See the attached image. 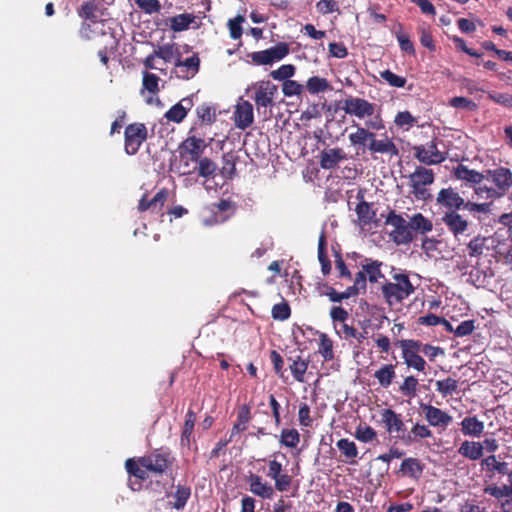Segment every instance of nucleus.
I'll return each instance as SVG.
<instances>
[{"label":"nucleus","mask_w":512,"mask_h":512,"mask_svg":"<svg viewBox=\"0 0 512 512\" xmlns=\"http://www.w3.org/2000/svg\"><path fill=\"white\" fill-rule=\"evenodd\" d=\"M392 278L395 282H387L381 288L383 297L390 306L401 303L415 291L407 274L396 273Z\"/></svg>","instance_id":"f257e3e1"},{"label":"nucleus","mask_w":512,"mask_h":512,"mask_svg":"<svg viewBox=\"0 0 512 512\" xmlns=\"http://www.w3.org/2000/svg\"><path fill=\"white\" fill-rule=\"evenodd\" d=\"M253 89L254 95L252 98L257 111L267 120L271 116V112L268 109L274 106V97L278 90L277 86L270 81H261L256 83Z\"/></svg>","instance_id":"f03ea898"},{"label":"nucleus","mask_w":512,"mask_h":512,"mask_svg":"<svg viewBox=\"0 0 512 512\" xmlns=\"http://www.w3.org/2000/svg\"><path fill=\"white\" fill-rule=\"evenodd\" d=\"M386 224L392 227L389 236L395 244L406 245L412 242L413 234L410 231L409 221L401 215L391 211L386 218Z\"/></svg>","instance_id":"7ed1b4c3"},{"label":"nucleus","mask_w":512,"mask_h":512,"mask_svg":"<svg viewBox=\"0 0 512 512\" xmlns=\"http://www.w3.org/2000/svg\"><path fill=\"white\" fill-rule=\"evenodd\" d=\"M412 193L417 199H426V186L434 182V173L431 169L418 166L415 171L409 175Z\"/></svg>","instance_id":"20e7f679"},{"label":"nucleus","mask_w":512,"mask_h":512,"mask_svg":"<svg viewBox=\"0 0 512 512\" xmlns=\"http://www.w3.org/2000/svg\"><path fill=\"white\" fill-rule=\"evenodd\" d=\"M289 53V46L285 42H279L266 50L256 51L249 54L252 62L256 65H271L282 60Z\"/></svg>","instance_id":"39448f33"},{"label":"nucleus","mask_w":512,"mask_h":512,"mask_svg":"<svg viewBox=\"0 0 512 512\" xmlns=\"http://www.w3.org/2000/svg\"><path fill=\"white\" fill-rule=\"evenodd\" d=\"M125 152L134 155L147 139V129L143 123H132L125 128Z\"/></svg>","instance_id":"423d86ee"},{"label":"nucleus","mask_w":512,"mask_h":512,"mask_svg":"<svg viewBox=\"0 0 512 512\" xmlns=\"http://www.w3.org/2000/svg\"><path fill=\"white\" fill-rule=\"evenodd\" d=\"M415 158L425 165H435L446 160V153L439 151L435 141L413 148Z\"/></svg>","instance_id":"0eeeda50"},{"label":"nucleus","mask_w":512,"mask_h":512,"mask_svg":"<svg viewBox=\"0 0 512 512\" xmlns=\"http://www.w3.org/2000/svg\"><path fill=\"white\" fill-rule=\"evenodd\" d=\"M486 179L494 184V190L499 198L504 196L512 186V172L505 167H498L486 171Z\"/></svg>","instance_id":"6e6552de"},{"label":"nucleus","mask_w":512,"mask_h":512,"mask_svg":"<svg viewBox=\"0 0 512 512\" xmlns=\"http://www.w3.org/2000/svg\"><path fill=\"white\" fill-rule=\"evenodd\" d=\"M420 409L424 414L425 420L432 427L441 428L445 430L453 418L445 411L426 403H420Z\"/></svg>","instance_id":"1a4fd4ad"},{"label":"nucleus","mask_w":512,"mask_h":512,"mask_svg":"<svg viewBox=\"0 0 512 512\" xmlns=\"http://www.w3.org/2000/svg\"><path fill=\"white\" fill-rule=\"evenodd\" d=\"M342 109L346 114L356 116L359 119L371 117L374 114V105L369 101L358 97L345 99Z\"/></svg>","instance_id":"9d476101"},{"label":"nucleus","mask_w":512,"mask_h":512,"mask_svg":"<svg viewBox=\"0 0 512 512\" xmlns=\"http://www.w3.org/2000/svg\"><path fill=\"white\" fill-rule=\"evenodd\" d=\"M442 221L447 229L460 241L462 236L468 235L470 225L468 221L456 211L446 212Z\"/></svg>","instance_id":"9b49d317"},{"label":"nucleus","mask_w":512,"mask_h":512,"mask_svg":"<svg viewBox=\"0 0 512 512\" xmlns=\"http://www.w3.org/2000/svg\"><path fill=\"white\" fill-rule=\"evenodd\" d=\"M200 60L197 55H193L182 61L177 57L175 61V74L178 78L188 80L194 77L199 71Z\"/></svg>","instance_id":"f8f14e48"},{"label":"nucleus","mask_w":512,"mask_h":512,"mask_svg":"<svg viewBox=\"0 0 512 512\" xmlns=\"http://www.w3.org/2000/svg\"><path fill=\"white\" fill-rule=\"evenodd\" d=\"M433 432L428 425L415 423L409 432L397 435L396 437L405 445H411L422 439L431 438Z\"/></svg>","instance_id":"ddd939ff"},{"label":"nucleus","mask_w":512,"mask_h":512,"mask_svg":"<svg viewBox=\"0 0 512 512\" xmlns=\"http://www.w3.org/2000/svg\"><path fill=\"white\" fill-rule=\"evenodd\" d=\"M254 120L253 106L249 101L238 102L234 111L235 125L239 129L248 128Z\"/></svg>","instance_id":"4468645a"},{"label":"nucleus","mask_w":512,"mask_h":512,"mask_svg":"<svg viewBox=\"0 0 512 512\" xmlns=\"http://www.w3.org/2000/svg\"><path fill=\"white\" fill-rule=\"evenodd\" d=\"M140 463L148 471L160 474L168 467V454L155 451L141 458Z\"/></svg>","instance_id":"2eb2a0df"},{"label":"nucleus","mask_w":512,"mask_h":512,"mask_svg":"<svg viewBox=\"0 0 512 512\" xmlns=\"http://www.w3.org/2000/svg\"><path fill=\"white\" fill-rule=\"evenodd\" d=\"M381 420L389 433H397V435L406 433L404 422L402 421L400 415H398L394 410H383L381 414Z\"/></svg>","instance_id":"dca6fc26"},{"label":"nucleus","mask_w":512,"mask_h":512,"mask_svg":"<svg viewBox=\"0 0 512 512\" xmlns=\"http://www.w3.org/2000/svg\"><path fill=\"white\" fill-rule=\"evenodd\" d=\"M437 202L442 206L456 210L460 209L461 207L464 208L466 203L464 199L459 195V193L452 188L441 189L437 196Z\"/></svg>","instance_id":"f3484780"},{"label":"nucleus","mask_w":512,"mask_h":512,"mask_svg":"<svg viewBox=\"0 0 512 512\" xmlns=\"http://www.w3.org/2000/svg\"><path fill=\"white\" fill-rule=\"evenodd\" d=\"M232 208L233 203L230 200L223 199L219 203L213 204L211 209L213 215L203 220L204 225L211 226L225 222L230 215H223V213L232 210Z\"/></svg>","instance_id":"a211bd4d"},{"label":"nucleus","mask_w":512,"mask_h":512,"mask_svg":"<svg viewBox=\"0 0 512 512\" xmlns=\"http://www.w3.org/2000/svg\"><path fill=\"white\" fill-rule=\"evenodd\" d=\"M346 159V154L341 148L325 149L320 153V165L325 170L333 169L337 164Z\"/></svg>","instance_id":"6ab92c4d"},{"label":"nucleus","mask_w":512,"mask_h":512,"mask_svg":"<svg viewBox=\"0 0 512 512\" xmlns=\"http://www.w3.org/2000/svg\"><path fill=\"white\" fill-rule=\"evenodd\" d=\"M250 491L263 499H271L274 495V488L262 481V478L256 474H250L248 477Z\"/></svg>","instance_id":"aec40b11"},{"label":"nucleus","mask_w":512,"mask_h":512,"mask_svg":"<svg viewBox=\"0 0 512 512\" xmlns=\"http://www.w3.org/2000/svg\"><path fill=\"white\" fill-rule=\"evenodd\" d=\"M461 431L465 436L479 438L484 431V423L476 416H467L461 423Z\"/></svg>","instance_id":"412c9836"},{"label":"nucleus","mask_w":512,"mask_h":512,"mask_svg":"<svg viewBox=\"0 0 512 512\" xmlns=\"http://www.w3.org/2000/svg\"><path fill=\"white\" fill-rule=\"evenodd\" d=\"M481 467L487 472H497L501 475H507L508 481L510 480V474H512V471L509 469V464L507 462H499L495 455H490L482 459Z\"/></svg>","instance_id":"4be33fe9"},{"label":"nucleus","mask_w":512,"mask_h":512,"mask_svg":"<svg viewBox=\"0 0 512 512\" xmlns=\"http://www.w3.org/2000/svg\"><path fill=\"white\" fill-rule=\"evenodd\" d=\"M368 149L373 153L398 155V148L388 137L378 140L374 136L369 143Z\"/></svg>","instance_id":"5701e85b"},{"label":"nucleus","mask_w":512,"mask_h":512,"mask_svg":"<svg viewBox=\"0 0 512 512\" xmlns=\"http://www.w3.org/2000/svg\"><path fill=\"white\" fill-rule=\"evenodd\" d=\"M458 453L469 460L476 461L483 456V445L481 442L466 440L460 445Z\"/></svg>","instance_id":"b1692460"},{"label":"nucleus","mask_w":512,"mask_h":512,"mask_svg":"<svg viewBox=\"0 0 512 512\" xmlns=\"http://www.w3.org/2000/svg\"><path fill=\"white\" fill-rule=\"evenodd\" d=\"M454 175L457 179L469 182L471 184H480L484 179H486L485 174L471 170L464 165H458L454 169Z\"/></svg>","instance_id":"393cba45"},{"label":"nucleus","mask_w":512,"mask_h":512,"mask_svg":"<svg viewBox=\"0 0 512 512\" xmlns=\"http://www.w3.org/2000/svg\"><path fill=\"white\" fill-rule=\"evenodd\" d=\"M382 262L366 258L362 263V270L365 272L366 278L371 283H377L380 279L384 278L381 272Z\"/></svg>","instance_id":"a878e982"},{"label":"nucleus","mask_w":512,"mask_h":512,"mask_svg":"<svg viewBox=\"0 0 512 512\" xmlns=\"http://www.w3.org/2000/svg\"><path fill=\"white\" fill-rule=\"evenodd\" d=\"M409 227L411 232L415 231L420 234H426L432 231L433 224L431 220L424 217L421 213H416L410 217Z\"/></svg>","instance_id":"bb28decb"},{"label":"nucleus","mask_w":512,"mask_h":512,"mask_svg":"<svg viewBox=\"0 0 512 512\" xmlns=\"http://www.w3.org/2000/svg\"><path fill=\"white\" fill-rule=\"evenodd\" d=\"M195 21L196 17L193 14H179L170 19V28L174 32H181L187 30Z\"/></svg>","instance_id":"cd10ccee"},{"label":"nucleus","mask_w":512,"mask_h":512,"mask_svg":"<svg viewBox=\"0 0 512 512\" xmlns=\"http://www.w3.org/2000/svg\"><path fill=\"white\" fill-rule=\"evenodd\" d=\"M250 419H251L250 409L248 406L243 405L242 407H240V409L238 411L237 421L233 425V428L231 430L230 440L232 439V437L234 435L239 434L247 429Z\"/></svg>","instance_id":"c85d7f7f"},{"label":"nucleus","mask_w":512,"mask_h":512,"mask_svg":"<svg viewBox=\"0 0 512 512\" xmlns=\"http://www.w3.org/2000/svg\"><path fill=\"white\" fill-rule=\"evenodd\" d=\"M203 140L195 137L188 138L185 141V153L190 161L197 162L200 159L202 153Z\"/></svg>","instance_id":"c756f323"},{"label":"nucleus","mask_w":512,"mask_h":512,"mask_svg":"<svg viewBox=\"0 0 512 512\" xmlns=\"http://www.w3.org/2000/svg\"><path fill=\"white\" fill-rule=\"evenodd\" d=\"M395 368L392 364L383 365L379 370L374 373V377L378 380L379 384L387 388L391 385L395 378Z\"/></svg>","instance_id":"7c9ffc66"},{"label":"nucleus","mask_w":512,"mask_h":512,"mask_svg":"<svg viewBox=\"0 0 512 512\" xmlns=\"http://www.w3.org/2000/svg\"><path fill=\"white\" fill-rule=\"evenodd\" d=\"M355 211L358 216V220L362 225L370 224L376 215L371 204L363 200L356 206Z\"/></svg>","instance_id":"2f4dec72"},{"label":"nucleus","mask_w":512,"mask_h":512,"mask_svg":"<svg viewBox=\"0 0 512 512\" xmlns=\"http://www.w3.org/2000/svg\"><path fill=\"white\" fill-rule=\"evenodd\" d=\"M402 357L408 368H413L419 372L425 371L426 361L419 354L406 350L402 351Z\"/></svg>","instance_id":"473e14b6"},{"label":"nucleus","mask_w":512,"mask_h":512,"mask_svg":"<svg viewBox=\"0 0 512 512\" xmlns=\"http://www.w3.org/2000/svg\"><path fill=\"white\" fill-rule=\"evenodd\" d=\"M400 471L409 477L418 478L422 474L423 468L418 459L407 458L402 462Z\"/></svg>","instance_id":"72a5a7b5"},{"label":"nucleus","mask_w":512,"mask_h":512,"mask_svg":"<svg viewBox=\"0 0 512 512\" xmlns=\"http://www.w3.org/2000/svg\"><path fill=\"white\" fill-rule=\"evenodd\" d=\"M489 238L477 236L470 240L467 245V253L470 257H479L488 249L487 242Z\"/></svg>","instance_id":"f704fd0d"},{"label":"nucleus","mask_w":512,"mask_h":512,"mask_svg":"<svg viewBox=\"0 0 512 512\" xmlns=\"http://www.w3.org/2000/svg\"><path fill=\"white\" fill-rule=\"evenodd\" d=\"M191 495V489L188 486L177 485L176 490L173 493V498L175 502L172 504V507L176 510H181L185 507L188 499Z\"/></svg>","instance_id":"c9c22d12"},{"label":"nucleus","mask_w":512,"mask_h":512,"mask_svg":"<svg viewBox=\"0 0 512 512\" xmlns=\"http://www.w3.org/2000/svg\"><path fill=\"white\" fill-rule=\"evenodd\" d=\"M374 137V133L366 129L365 127L357 126V130L349 135V141L351 145H365L367 141L371 142Z\"/></svg>","instance_id":"e433bc0d"},{"label":"nucleus","mask_w":512,"mask_h":512,"mask_svg":"<svg viewBox=\"0 0 512 512\" xmlns=\"http://www.w3.org/2000/svg\"><path fill=\"white\" fill-rule=\"evenodd\" d=\"M197 117L206 124H212L216 120V108L211 104H202L196 108Z\"/></svg>","instance_id":"4c0bfd02"},{"label":"nucleus","mask_w":512,"mask_h":512,"mask_svg":"<svg viewBox=\"0 0 512 512\" xmlns=\"http://www.w3.org/2000/svg\"><path fill=\"white\" fill-rule=\"evenodd\" d=\"M294 379L298 382H304V375L308 368V361L298 356L289 366Z\"/></svg>","instance_id":"58836bf2"},{"label":"nucleus","mask_w":512,"mask_h":512,"mask_svg":"<svg viewBox=\"0 0 512 512\" xmlns=\"http://www.w3.org/2000/svg\"><path fill=\"white\" fill-rule=\"evenodd\" d=\"M306 88L311 94H318L329 90L330 85L325 78L313 76L307 80Z\"/></svg>","instance_id":"ea45409f"},{"label":"nucleus","mask_w":512,"mask_h":512,"mask_svg":"<svg viewBox=\"0 0 512 512\" xmlns=\"http://www.w3.org/2000/svg\"><path fill=\"white\" fill-rule=\"evenodd\" d=\"M154 53L157 58L162 59L164 62L176 61L177 57H179V53L173 44L158 46Z\"/></svg>","instance_id":"a19ab883"},{"label":"nucleus","mask_w":512,"mask_h":512,"mask_svg":"<svg viewBox=\"0 0 512 512\" xmlns=\"http://www.w3.org/2000/svg\"><path fill=\"white\" fill-rule=\"evenodd\" d=\"M196 163L194 169H197L199 176L204 178L211 177L217 169V165L207 157L200 158Z\"/></svg>","instance_id":"79ce46f5"},{"label":"nucleus","mask_w":512,"mask_h":512,"mask_svg":"<svg viewBox=\"0 0 512 512\" xmlns=\"http://www.w3.org/2000/svg\"><path fill=\"white\" fill-rule=\"evenodd\" d=\"M196 420V415L193 411L189 410L186 414V420L184 423L182 435H181V444L189 446L190 437L192 435L194 429V423Z\"/></svg>","instance_id":"37998d69"},{"label":"nucleus","mask_w":512,"mask_h":512,"mask_svg":"<svg viewBox=\"0 0 512 512\" xmlns=\"http://www.w3.org/2000/svg\"><path fill=\"white\" fill-rule=\"evenodd\" d=\"M457 388L458 382L453 378H446L436 382V389L443 397L454 394Z\"/></svg>","instance_id":"c03bdc74"},{"label":"nucleus","mask_w":512,"mask_h":512,"mask_svg":"<svg viewBox=\"0 0 512 512\" xmlns=\"http://www.w3.org/2000/svg\"><path fill=\"white\" fill-rule=\"evenodd\" d=\"M300 441V435L296 429H283L280 435V443L288 448H295Z\"/></svg>","instance_id":"a18cd8bd"},{"label":"nucleus","mask_w":512,"mask_h":512,"mask_svg":"<svg viewBox=\"0 0 512 512\" xmlns=\"http://www.w3.org/2000/svg\"><path fill=\"white\" fill-rule=\"evenodd\" d=\"M484 493L488 494L497 499H501L507 497L508 499H512V484L499 486H488L484 489Z\"/></svg>","instance_id":"49530a36"},{"label":"nucleus","mask_w":512,"mask_h":512,"mask_svg":"<svg viewBox=\"0 0 512 512\" xmlns=\"http://www.w3.org/2000/svg\"><path fill=\"white\" fill-rule=\"evenodd\" d=\"M338 334L346 340L354 338L359 343H362L363 340L366 339L367 332H358L355 328L349 326L346 323H343L338 330Z\"/></svg>","instance_id":"de8ad7c7"},{"label":"nucleus","mask_w":512,"mask_h":512,"mask_svg":"<svg viewBox=\"0 0 512 512\" xmlns=\"http://www.w3.org/2000/svg\"><path fill=\"white\" fill-rule=\"evenodd\" d=\"M127 472L139 480H145L147 478V469L142 466L139 462L137 463L133 459H128L125 463Z\"/></svg>","instance_id":"09e8293b"},{"label":"nucleus","mask_w":512,"mask_h":512,"mask_svg":"<svg viewBox=\"0 0 512 512\" xmlns=\"http://www.w3.org/2000/svg\"><path fill=\"white\" fill-rule=\"evenodd\" d=\"M245 18L242 15H237L235 18L229 19L227 26L229 29L230 37L234 40L240 39L242 36V23Z\"/></svg>","instance_id":"8fccbe9b"},{"label":"nucleus","mask_w":512,"mask_h":512,"mask_svg":"<svg viewBox=\"0 0 512 512\" xmlns=\"http://www.w3.org/2000/svg\"><path fill=\"white\" fill-rule=\"evenodd\" d=\"M380 76L385 80L391 87L402 88L405 86L407 80L405 77L396 75L390 70H384L380 72Z\"/></svg>","instance_id":"3c124183"},{"label":"nucleus","mask_w":512,"mask_h":512,"mask_svg":"<svg viewBox=\"0 0 512 512\" xmlns=\"http://www.w3.org/2000/svg\"><path fill=\"white\" fill-rule=\"evenodd\" d=\"M294 73H295V67L291 64H285V65L280 66L278 69L273 70L270 73V76L274 80L286 81V80H290L289 78L292 77L294 75Z\"/></svg>","instance_id":"603ef678"},{"label":"nucleus","mask_w":512,"mask_h":512,"mask_svg":"<svg viewBox=\"0 0 512 512\" xmlns=\"http://www.w3.org/2000/svg\"><path fill=\"white\" fill-rule=\"evenodd\" d=\"M417 386L418 380L414 376H407L399 389L403 395L415 397L417 394Z\"/></svg>","instance_id":"864d4df0"},{"label":"nucleus","mask_w":512,"mask_h":512,"mask_svg":"<svg viewBox=\"0 0 512 512\" xmlns=\"http://www.w3.org/2000/svg\"><path fill=\"white\" fill-rule=\"evenodd\" d=\"M337 447L347 458H355L358 455L355 443L348 439H340L337 442Z\"/></svg>","instance_id":"5fc2aeb1"},{"label":"nucleus","mask_w":512,"mask_h":512,"mask_svg":"<svg viewBox=\"0 0 512 512\" xmlns=\"http://www.w3.org/2000/svg\"><path fill=\"white\" fill-rule=\"evenodd\" d=\"M318 351L324 357L325 360H331L334 356L332 341L327 337L326 334H321L320 336Z\"/></svg>","instance_id":"6e6d98bb"},{"label":"nucleus","mask_w":512,"mask_h":512,"mask_svg":"<svg viewBox=\"0 0 512 512\" xmlns=\"http://www.w3.org/2000/svg\"><path fill=\"white\" fill-rule=\"evenodd\" d=\"M402 26L399 25V31H396V38L398 40L400 49L408 54H414L415 49L412 41L410 40L409 36L405 33L401 32Z\"/></svg>","instance_id":"4d7b16f0"},{"label":"nucleus","mask_w":512,"mask_h":512,"mask_svg":"<svg viewBox=\"0 0 512 512\" xmlns=\"http://www.w3.org/2000/svg\"><path fill=\"white\" fill-rule=\"evenodd\" d=\"M96 10H97V5L95 4V2L87 1L81 5L78 13H79V16L84 19L96 21V19H97Z\"/></svg>","instance_id":"13d9d810"},{"label":"nucleus","mask_w":512,"mask_h":512,"mask_svg":"<svg viewBox=\"0 0 512 512\" xmlns=\"http://www.w3.org/2000/svg\"><path fill=\"white\" fill-rule=\"evenodd\" d=\"M304 87L294 80H286L282 85V92L286 97L298 96L302 93Z\"/></svg>","instance_id":"bf43d9fd"},{"label":"nucleus","mask_w":512,"mask_h":512,"mask_svg":"<svg viewBox=\"0 0 512 512\" xmlns=\"http://www.w3.org/2000/svg\"><path fill=\"white\" fill-rule=\"evenodd\" d=\"M467 282L473 284L476 287H482L487 282V274L478 268H473L468 273Z\"/></svg>","instance_id":"052dcab7"},{"label":"nucleus","mask_w":512,"mask_h":512,"mask_svg":"<svg viewBox=\"0 0 512 512\" xmlns=\"http://www.w3.org/2000/svg\"><path fill=\"white\" fill-rule=\"evenodd\" d=\"M271 313L275 320L284 321L290 317L291 311L287 303H279L273 306Z\"/></svg>","instance_id":"680f3d73"},{"label":"nucleus","mask_w":512,"mask_h":512,"mask_svg":"<svg viewBox=\"0 0 512 512\" xmlns=\"http://www.w3.org/2000/svg\"><path fill=\"white\" fill-rule=\"evenodd\" d=\"M137 6L147 14L157 13L161 9L158 0H136Z\"/></svg>","instance_id":"e2e57ef3"},{"label":"nucleus","mask_w":512,"mask_h":512,"mask_svg":"<svg viewBox=\"0 0 512 512\" xmlns=\"http://www.w3.org/2000/svg\"><path fill=\"white\" fill-rule=\"evenodd\" d=\"M165 117L169 121L180 123L186 117V112L176 103L165 113Z\"/></svg>","instance_id":"0e129e2a"},{"label":"nucleus","mask_w":512,"mask_h":512,"mask_svg":"<svg viewBox=\"0 0 512 512\" xmlns=\"http://www.w3.org/2000/svg\"><path fill=\"white\" fill-rule=\"evenodd\" d=\"M376 437L375 430L370 426H359L356 430V438L362 442H370Z\"/></svg>","instance_id":"69168bd1"},{"label":"nucleus","mask_w":512,"mask_h":512,"mask_svg":"<svg viewBox=\"0 0 512 512\" xmlns=\"http://www.w3.org/2000/svg\"><path fill=\"white\" fill-rule=\"evenodd\" d=\"M168 197V191L165 189L160 190L155 194V196L149 200V205H151L153 211H159L163 207L165 201Z\"/></svg>","instance_id":"338daca9"},{"label":"nucleus","mask_w":512,"mask_h":512,"mask_svg":"<svg viewBox=\"0 0 512 512\" xmlns=\"http://www.w3.org/2000/svg\"><path fill=\"white\" fill-rule=\"evenodd\" d=\"M158 81H159V78L155 74L144 73L143 87L151 93H156L159 89Z\"/></svg>","instance_id":"774afa93"}]
</instances>
